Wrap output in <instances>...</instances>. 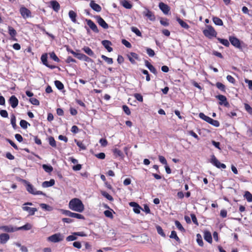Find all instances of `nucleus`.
<instances>
[{"mask_svg": "<svg viewBox=\"0 0 252 252\" xmlns=\"http://www.w3.org/2000/svg\"><path fill=\"white\" fill-rule=\"evenodd\" d=\"M133 96L135 98V99L136 100H137L138 101L141 102L143 101V96L140 94H138V93L134 94Z\"/></svg>", "mask_w": 252, "mask_h": 252, "instance_id": "nucleus-54", "label": "nucleus"}, {"mask_svg": "<svg viewBox=\"0 0 252 252\" xmlns=\"http://www.w3.org/2000/svg\"><path fill=\"white\" fill-rule=\"evenodd\" d=\"M156 229L158 234L161 235L163 237H165L166 235L163 232V230L161 227L159 225H157L156 226Z\"/></svg>", "mask_w": 252, "mask_h": 252, "instance_id": "nucleus-37", "label": "nucleus"}, {"mask_svg": "<svg viewBox=\"0 0 252 252\" xmlns=\"http://www.w3.org/2000/svg\"><path fill=\"white\" fill-rule=\"evenodd\" d=\"M199 117L200 118L204 120L205 121L208 123L211 118L207 116H206L203 113H200L199 114Z\"/></svg>", "mask_w": 252, "mask_h": 252, "instance_id": "nucleus-40", "label": "nucleus"}, {"mask_svg": "<svg viewBox=\"0 0 252 252\" xmlns=\"http://www.w3.org/2000/svg\"><path fill=\"white\" fill-rule=\"evenodd\" d=\"M68 15L69 18L73 23H76L77 22V14L74 11L70 10L68 12Z\"/></svg>", "mask_w": 252, "mask_h": 252, "instance_id": "nucleus-27", "label": "nucleus"}, {"mask_svg": "<svg viewBox=\"0 0 252 252\" xmlns=\"http://www.w3.org/2000/svg\"><path fill=\"white\" fill-rule=\"evenodd\" d=\"M216 97L220 100L219 102L220 105H223L224 106L226 107H229L230 106V104L229 102L227 101V98L225 96L222 94H219L217 95Z\"/></svg>", "mask_w": 252, "mask_h": 252, "instance_id": "nucleus-8", "label": "nucleus"}, {"mask_svg": "<svg viewBox=\"0 0 252 252\" xmlns=\"http://www.w3.org/2000/svg\"><path fill=\"white\" fill-rule=\"evenodd\" d=\"M47 58H48V57H47V54L45 53V54L42 55V56L41 57V61L44 65H45L46 66H47L51 69H54V68L57 67L55 65L49 64L48 63Z\"/></svg>", "mask_w": 252, "mask_h": 252, "instance_id": "nucleus-10", "label": "nucleus"}, {"mask_svg": "<svg viewBox=\"0 0 252 252\" xmlns=\"http://www.w3.org/2000/svg\"><path fill=\"white\" fill-rule=\"evenodd\" d=\"M158 6L159 9L162 11V12L164 14H168L169 12L170 11V7L167 4L162 2H160L159 3Z\"/></svg>", "mask_w": 252, "mask_h": 252, "instance_id": "nucleus-12", "label": "nucleus"}, {"mask_svg": "<svg viewBox=\"0 0 252 252\" xmlns=\"http://www.w3.org/2000/svg\"><path fill=\"white\" fill-rule=\"evenodd\" d=\"M196 237H197L196 241H197V243H198V245L201 247H203L204 243H203V241L201 235L200 234H197L196 235Z\"/></svg>", "mask_w": 252, "mask_h": 252, "instance_id": "nucleus-42", "label": "nucleus"}, {"mask_svg": "<svg viewBox=\"0 0 252 252\" xmlns=\"http://www.w3.org/2000/svg\"><path fill=\"white\" fill-rule=\"evenodd\" d=\"M63 236L60 233L54 234L47 238V240L53 243H58L63 240Z\"/></svg>", "mask_w": 252, "mask_h": 252, "instance_id": "nucleus-4", "label": "nucleus"}, {"mask_svg": "<svg viewBox=\"0 0 252 252\" xmlns=\"http://www.w3.org/2000/svg\"><path fill=\"white\" fill-rule=\"evenodd\" d=\"M244 107L245 110L250 114H252V108L248 103L244 104Z\"/></svg>", "mask_w": 252, "mask_h": 252, "instance_id": "nucleus-58", "label": "nucleus"}, {"mask_svg": "<svg viewBox=\"0 0 252 252\" xmlns=\"http://www.w3.org/2000/svg\"><path fill=\"white\" fill-rule=\"evenodd\" d=\"M103 46L107 49L108 52H111L113 51V48L110 46L112 45V43L111 41L107 40H102L101 42Z\"/></svg>", "mask_w": 252, "mask_h": 252, "instance_id": "nucleus-17", "label": "nucleus"}, {"mask_svg": "<svg viewBox=\"0 0 252 252\" xmlns=\"http://www.w3.org/2000/svg\"><path fill=\"white\" fill-rule=\"evenodd\" d=\"M101 57L103 60L107 62L108 64H111L113 63V60L112 58H108L103 55H102Z\"/></svg>", "mask_w": 252, "mask_h": 252, "instance_id": "nucleus-41", "label": "nucleus"}, {"mask_svg": "<svg viewBox=\"0 0 252 252\" xmlns=\"http://www.w3.org/2000/svg\"><path fill=\"white\" fill-rule=\"evenodd\" d=\"M113 153L116 158L122 157L123 156V152L117 148H114L113 149Z\"/></svg>", "mask_w": 252, "mask_h": 252, "instance_id": "nucleus-33", "label": "nucleus"}, {"mask_svg": "<svg viewBox=\"0 0 252 252\" xmlns=\"http://www.w3.org/2000/svg\"><path fill=\"white\" fill-rule=\"evenodd\" d=\"M48 141H49V144L52 147H54V148H56L57 145H56V142L54 139V138L52 136H50L48 138Z\"/></svg>", "mask_w": 252, "mask_h": 252, "instance_id": "nucleus-43", "label": "nucleus"}, {"mask_svg": "<svg viewBox=\"0 0 252 252\" xmlns=\"http://www.w3.org/2000/svg\"><path fill=\"white\" fill-rule=\"evenodd\" d=\"M42 167L45 171L47 173H51L53 170V168L51 165L43 164Z\"/></svg>", "mask_w": 252, "mask_h": 252, "instance_id": "nucleus-38", "label": "nucleus"}, {"mask_svg": "<svg viewBox=\"0 0 252 252\" xmlns=\"http://www.w3.org/2000/svg\"><path fill=\"white\" fill-rule=\"evenodd\" d=\"M71 217L74 218H77L78 219H80V220H85V219L84 216H83L81 214L76 213H72Z\"/></svg>", "mask_w": 252, "mask_h": 252, "instance_id": "nucleus-52", "label": "nucleus"}, {"mask_svg": "<svg viewBox=\"0 0 252 252\" xmlns=\"http://www.w3.org/2000/svg\"><path fill=\"white\" fill-rule=\"evenodd\" d=\"M229 40L231 44L235 47L242 50L243 47L246 46V44L243 42H241L238 38L235 36H230L229 37Z\"/></svg>", "mask_w": 252, "mask_h": 252, "instance_id": "nucleus-3", "label": "nucleus"}, {"mask_svg": "<svg viewBox=\"0 0 252 252\" xmlns=\"http://www.w3.org/2000/svg\"><path fill=\"white\" fill-rule=\"evenodd\" d=\"M76 58L80 60H83L88 63L93 61L92 59L82 53H78V55H77Z\"/></svg>", "mask_w": 252, "mask_h": 252, "instance_id": "nucleus-18", "label": "nucleus"}, {"mask_svg": "<svg viewBox=\"0 0 252 252\" xmlns=\"http://www.w3.org/2000/svg\"><path fill=\"white\" fill-rule=\"evenodd\" d=\"M218 40L226 47H229L230 43L229 41L226 39H222L220 37L217 38Z\"/></svg>", "mask_w": 252, "mask_h": 252, "instance_id": "nucleus-35", "label": "nucleus"}, {"mask_svg": "<svg viewBox=\"0 0 252 252\" xmlns=\"http://www.w3.org/2000/svg\"><path fill=\"white\" fill-rule=\"evenodd\" d=\"M55 183L54 179H51L49 181H44L42 184V186L43 188H48L54 185Z\"/></svg>", "mask_w": 252, "mask_h": 252, "instance_id": "nucleus-26", "label": "nucleus"}, {"mask_svg": "<svg viewBox=\"0 0 252 252\" xmlns=\"http://www.w3.org/2000/svg\"><path fill=\"white\" fill-rule=\"evenodd\" d=\"M27 191L31 194L34 195H44V193L41 191H36L33 186L28 182L26 187Z\"/></svg>", "mask_w": 252, "mask_h": 252, "instance_id": "nucleus-7", "label": "nucleus"}, {"mask_svg": "<svg viewBox=\"0 0 252 252\" xmlns=\"http://www.w3.org/2000/svg\"><path fill=\"white\" fill-rule=\"evenodd\" d=\"M50 4L53 9L56 11L58 12L60 9V5L59 3L56 0H52L50 1Z\"/></svg>", "mask_w": 252, "mask_h": 252, "instance_id": "nucleus-23", "label": "nucleus"}, {"mask_svg": "<svg viewBox=\"0 0 252 252\" xmlns=\"http://www.w3.org/2000/svg\"><path fill=\"white\" fill-rule=\"evenodd\" d=\"M55 85L56 87L60 90L63 89L64 88L63 84L59 80H56L55 81Z\"/></svg>", "mask_w": 252, "mask_h": 252, "instance_id": "nucleus-50", "label": "nucleus"}, {"mask_svg": "<svg viewBox=\"0 0 252 252\" xmlns=\"http://www.w3.org/2000/svg\"><path fill=\"white\" fill-rule=\"evenodd\" d=\"M102 194L103 196L106 198L108 200L110 201H112L113 200V197L110 195L108 193L103 191L102 192Z\"/></svg>", "mask_w": 252, "mask_h": 252, "instance_id": "nucleus-59", "label": "nucleus"}, {"mask_svg": "<svg viewBox=\"0 0 252 252\" xmlns=\"http://www.w3.org/2000/svg\"><path fill=\"white\" fill-rule=\"evenodd\" d=\"M74 141L76 143V145L80 148V149L83 150H85L86 149V146L83 143L82 141H78L76 139H75Z\"/></svg>", "mask_w": 252, "mask_h": 252, "instance_id": "nucleus-39", "label": "nucleus"}, {"mask_svg": "<svg viewBox=\"0 0 252 252\" xmlns=\"http://www.w3.org/2000/svg\"><path fill=\"white\" fill-rule=\"evenodd\" d=\"M32 225L29 223H27L22 226L17 227V231L20 230H29L32 229Z\"/></svg>", "mask_w": 252, "mask_h": 252, "instance_id": "nucleus-30", "label": "nucleus"}, {"mask_svg": "<svg viewBox=\"0 0 252 252\" xmlns=\"http://www.w3.org/2000/svg\"><path fill=\"white\" fill-rule=\"evenodd\" d=\"M216 86L218 89L222 92H225V86L222 83L220 82H217L216 84Z\"/></svg>", "mask_w": 252, "mask_h": 252, "instance_id": "nucleus-46", "label": "nucleus"}, {"mask_svg": "<svg viewBox=\"0 0 252 252\" xmlns=\"http://www.w3.org/2000/svg\"><path fill=\"white\" fill-rule=\"evenodd\" d=\"M20 125L24 129H27L28 126H30V124L24 120H22L20 122Z\"/></svg>", "mask_w": 252, "mask_h": 252, "instance_id": "nucleus-44", "label": "nucleus"}, {"mask_svg": "<svg viewBox=\"0 0 252 252\" xmlns=\"http://www.w3.org/2000/svg\"><path fill=\"white\" fill-rule=\"evenodd\" d=\"M130 56H129L128 57V59H129V61L131 62V63H134L135 62L134 59H138V56L136 53H133V52L130 53Z\"/></svg>", "mask_w": 252, "mask_h": 252, "instance_id": "nucleus-32", "label": "nucleus"}, {"mask_svg": "<svg viewBox=\"0 0 252 252\" xmlns=\"http://www.w3.org/2000/svg\"><path fill=\"white\" fill-rule=\"evenodd\" d=\"M122 108H123V111L125 112V113L126 115H130V114H131L130 110L129 107L127 105H124L122 106Z\"/></svg>", "mask_w": 252, "mask_h": 252, "instance_id": "nucleus-57", "label": "nucleus"}, {"mask_svg": "<svg viewBox=\"0 0 252 252\" xmlns=\"http://www.w3.org/2000/svg\"><path fill=\"white\" fill-rule=\"evenodd\" d=\"M211 162L218 168L225 169L226 167L225 164L220 163L214 155L211 157Z\"/></svg>", "mask_w": 252, "mask_h": 252, "instance_id": "nucleus-6", "label": "nucleus"}, {"mask_svg": "<svg viewBox=\"0 0 252 252\" xmlns=\"http://www.w3.org/2000/svg\"><path fill=\"white\" fill-rule=\"evenodd\" d=\"M158 159L159 160V161L163 164H164V165H167V161H166V159H165V158L162 156H158Z\"/></svg>", "mask_w": 252, "mask_h": 252, "instance_id": "nucleus-62", "label": "nucleus"}, {"mask_svg": "<svg viewBox=\"0 0 252 252\" xmlns=\"http://www.w3.org/2000/svg\"><path fill=\"white\" fill-rule=\"evenodd\" d=\"M175 224L176 226V227L178 228L179 230H180L182 232H184L185 231V229L181 224V223L178 220H176L175 221Z\"/></svg>", "mask_w": 252, "mask_h": 252, "instance_id": "nucleus-53", "label": "nucleus"}, {"mask_svg": "<svg viewBox=\"0 0 252 252\" xmlns=\"http://www.w3.org/2000/svg\"><path fill=\"white\" fill-rule=\"evenodd\" d=\"M97 23L104 29H107L108 28V25L106 23L104 19L100 16L96 17Z\"/></svg>", "mask_w": 252, "mask_h": 252, "instance_id": "nucleus-15", "label": "nucleus"}, {"mask_svg": "<svg viewBox=\"0 0 252 252\" xmlns=\"http://www.w3.org/2000/svg\"><path fill=\"white\" fill-rule=\"evenodd\" d=\"M8 33L11 37V39L14 41H17V39L16 38L17 35L16 31L11 26H8Z\"/></svg>", "mask_w": 252, "mask_h": 252, "instance_id": "nucleus-13", "label": "nucleus"}, {"mask_svg": "<svg viewBox=\"0 0 252 252\" xmlns=\"http://www.w3.org/2000/svg\"><path fill=\"white\" fill-rule=\"evenodd\" d=\"M86 21L89 28L95 33H98L99 30L95 24L91 19H86Z\"/></svg>", "mask_w": 252, "mask_h": 252, "instance_id": "nucleus-11", "label": "nucleus"}, {"mask_svg": "<svg viewBox=\"0 0 252 252\" xmlns=\"http://www.w3.org/2000/svg\"><path fill=\"white\" fill-rule=\"evenodd\" d=\"M19 12L24 19L32 17V12L28 8L24 5H21L19 9Z\"/></svg>", "mask_w": 252, "mask_h": 252, "instance_id": "nucleus-5", "label": "nucleus"}, {"mask_svg": "<svg viewBox=\"0 0 252 252\" xmlns=\"http://www.w3.org/2000/svg\"><path fill=\"white\" fill-rule=\"evenodd\" d=\"M40 206L42 209L48 211H51L52 210V207L45 203H41Z\"/></svg>", "mask_w": 252, "mask_h": 252, "instance_id": "nucleus-47", "label": "nucleus"}, {"mask_svg": "<svg viewBox=\"0 0 252 252\" xmlns=\"http://www.w3.org/2000/svg\"><path fill=\"white\" fill-rule=\"evenodd\" d=\"M203 33L209 39L216 37L218 34L215 29L210 25L207 26V29L203 31Z\"/></svg>", "mask_w": 252, "mask_h": 252, "instance_id": "nucleus-2", "label": "nucleus"}, {"mask_svg": "<svg viewBox=\"0 0 252 252\" xmlns=\"http://www.w3.org/2000/svg\"><path fill=\"white\" fill-rule=\"evenodd\" d=\"M209 124H210L216 127H218L220 126V123L218 121L214 120L212 118H211V119L209 122Z\"/></svg>", "mask_w": 252, "mask_h": 252, "instance_id": "nucleus-55", "label": "nucleus"}, {"mask_svg": "<svg viewBox=\"0 0 252 252\" xmlns=\"http://www.w3.org/2000/svg\"><path fill=\"white\" fill-rule=\"evenodd\" d=\"M244 197L248 202H252V194L249 191H246L245 192Z\"/></svg>", "mask_w": 252, "mask_h": 252, "instance_id": "nucleus-45", "label": "nucleus"}, {"mask_svg": "<svg viewBox=\"0 0 252 252\" xmlns=\"http://www.w3.org/2000/svg\"><path fill=\"white\" fill-rule=\"evenodd\" d=\"M170 238L174 239L178 242H179L180 241V238L177 235L176 232L174 230L171 231V234L170 235Z\"/></svg>", "mask_w": 252, "mask_h": 252, "instance_id": "nucleus-48", "label": "nucleus"}, {"mask_svg": "<svg viewBox=\"0 0 252 252\" xmlns=\"http://www.w3.org/2000/svg\"><path fill=\"white\" fill-rule=\"evenodd\" d=\"M69 208L72 211L82 212L84 210V205L80 199L77 198L72 199L69 202Z\"/></svg>", "mask_w": 252, "mask_h": 252, "instance_id": "nucleus-1", "label": "nucleus"}, {"mask_svg": "<svg viewBox=\"0 0 252 252\" xmlns=\"http://www.w3.org/2000/svg\"><path fill=\"white\" fill-rule=\"evenodd\" d=\"M9 235L7 233H1L0 234V244H4L9 239Z\"/></svg>", "mask_w": 252, "mask_h": 252, "instance_id": "nucleus-20", "label": "nucleus"}, {"mask_svg": "<svg viewBox=\"0 0 252 252\" xmlns=\"http://www.w3.org/2000/svg\"><path fill=\"white\" fill-rule=\"evenodd\" d=\"M130 29H131V31L135 33L136 35L140 36V37L142 36L141 32H140V31L139 30V29L137 28H136L135 27H131Z\"/></svg>", "mask_w": 252, "mask_h": 252, "instance_id": "nucleus-36", "label": "nucleus"}, {"mask_svg": "<svg viewBox=\"0 0 252 252\" xmlns=\"http://www.w3.org/2000/svg\"><path fill=\"white\" fill-rule=\"evenodd\" d=\"M90 5L91 7L94 11L96 12H100L101 10V6L94 2V0H91L90 3Z\"/></svg>", "mask_w": 252, "mask_h": 252, "instance_id": "nucleus-21", "label": "nucleus"}, {"mask_svg": "<svg viewBox=\"0 0 252 252\" xmlns=\"http://www.w3.org/2000/svg\"><path fill=\"white\" fill-rule=\"evenodd\" d=\"M129 205L133 207V211L136 214H139L140 213V210L141 207L137 203L134 202H131L129 203Z\"/></svg>", "mask_w": 252, "mask_h": 252, "instance_id": "nucleus-22", "label": "nucleus"}, {"mask_svg": "<svg viewBox=\"0 0 252 252\" xmlns=\"http://www.w3.org/2000/svg\"><path fill=\"white\" fill-rule=\"evenodd\" d=\"M122 43L127 48H131V43L127 41L126 39H123L122 41Z\"/></svg>", "mask_w": 252, "mask_h": 252, "instance_id": "nucleus-64", "label": "nucleus"}, {"mask_svg": "<svg viewBox=\"0 0 252 252\" xmlns=\"http://www.w3.org/2000/svg\"><path fill=\"white\" fill-rule=\"evenodd\" d=\"M177 21L182 28L187 30L189 29V25L187 23L184 22L183 20H182L181 18H177Z\"/></svg>", "mask_w": 252, "mask_h": 252, "instance_id": "nucleus-28", "label": "nucleus"}, {"mask_svg": "<svg viewBox=\"0 0 252 252\" xmlns=\"http://www.w3.org/2000/svg\"><path fill=\"white\" fill-rule=\"evenodd\" d=\"M49 55H50V58L52 59V60H53L54 61L57 62H59L60 61V59L57 57V56L56 55L55 52H52L49 53Z\"/></svg>", "mask_w": 252, "mask_h": 252, "instance_id": "nucleus-51", "label": "nucleus"}, {"mask_svg": "<svg viewBox=\"0 0 252 252\" xmlns=\"http://www.w3.org/2000/svg\"><path fill=\"white\" fill-rule=\"evenodd\" d=\"M30 101L32 104L36 106L39 105L40 104L39 101L36 98L34 97L31 98L30 99Z\"/></svg>", "mask_w": 252, "mask_h": 252, "instance_id": "nucleus-56", "label": "nucleus"}, {"mask_svg": "<svg viewBox=\"0 0 252 252\" xmlns=\"http://www.w3.org/2000/svg\"><path fill=\"white\" fill-rule=\"evenodd\" d=\"M104 215L109 218L112 219L113 218V216L112 213L109 210H106L104 212Z\"/></svg>", "mask_w": 252, "mask_h": 252, "instance_id": "nucleus-63", "label": "nucleus"}, {"mask_svg": "<svg viewBox=\"0 0 252 252\" xmlns=\"http://www.w3.org/2000/svg\"><path fill=\"white\" fill-rule=\"evenodd\" d=\"M0 229L7 232H13L17 231V227H13L11 225H3L0 226Z\"/></svg>", "mask_w": 252, "mask_h": 252, "instance_id": "nucleus-16", "label": "nucleus"}, {"mask_svg": "<svg viewBox=\"0 0 252 252\" xmlns=\"http://www.w3.org/2000/svg\"><path fill=\"white\" fill-rule=\"evenodd\" d=\"M22 209L24 211L28 212L29 216L34 215L35 212L37 211V209L36 208H31L28 206H23Z\"/></svg>", "mask_w": 252, "mask_h": 252, "instance_id": "nucleus-19", "label": "nucleus"}, {"mask_svg": "<svg viewBox=\"0 0 252 252\" xmlns=\"http://www.w3.org/2000/svg\"><path fill=\"white\" fill-rule=\"evenodd\" d=\"M9 102L11 106L15 108L18 106L19 100L15 95H12L9 99Z\"/></svg>", "mask_w": 252, "mask_h": 252, "instance_id": "nucleus-14", "label": "nucleus"}, {"mask_svg": "<svg viewBox=\"0 0 252 252\" xmlns=\"http://www.w3.org/2000/svg\"><path fill=\"white\" fill-rule=\"evenodd\" d=\"M204 239L208 243L211 244L212 243V237L210 232L209 231H205L204 232Z\"/></svg>", "mask_w": 252, "mask_h": 252, "instance_id": "nucleus-24", "label": "nucleus"}, {"mask_svg": "<svg viewBox=\"0 0 252 252\" xmlns=\"http://www.w3.org/2000/svg\"><path fill=\"white\" fill-rule=\"evenodd\" d=\"M213 21L216 25L222 26L223 23L221 19L218 17L214 16L212 18Z\"/></svg>", "mask_w": 252, "mask_h": 252, "instance_id": "nucleus-31", "label": "nucleus"}, {"mask_svg": "<svg viewBox=\"0 0 252 252\" xmlns=\"http://www.w3.org/2000/svg\"><path fill=\"white\" fill-rule=\"evenodd\" d=\"M143 14L151 21H154L156 20V17L154 13L147 8H145V11H143Z\"/></svg>", "mask_w": 252, "mask_h": 252, "instance_id": "nucleus-9", "label": "nucleus"}, {"mask_svg": "<svg viewBox=\"0 0 252 252\" xmlns=\"http://www.w3.org/2000/svg\"><path fill=\"white\" fill-rule=\"evenodd\" d=\"M16 122V117L14 114H12L11 117V124L12 126V127L14 129H16L17 127Z\"/></svg>", "mask_w": 252, "mask_h": 252, "instance_id": "nucleus-49", "label": "nucleus"}, {"mask_svg": "<svg viewBox=\"0 0 252 252\" xmlns=\"http://www.w3.org/2000/svg\"><path fill=\"white\" fill-rule=\"evenodd\" d=\"M99 142L100 145L103 147H106L108 144L107 140L105 138H101Z\"/></svg>", "mask_w": 252, "mask_h": 252, "instance_id": "nucleus-61", "label": "nucleus"}, {"mask_svg": "<svg viewBox=\"0 0 252 252\" xmlns=\"http://www.w3.org/2000/svg\"><path fill=\"white\" fill-rule=\"evenodd\" d=\"M146 51L148 55L151 57H154L155 55L154 51L151 48H147L146 49Z\"/></svg>", "mask_w": 252, "mask_h": 252, "instance_id": "nucleus-60", "label": "nucleus"}, {"mask_svg": "<svg viewBox=\"0 0 252 252\" xmlns=\"http://www.w3.org/2000/svg\"><path fill=\"white\" fill-rule=\"evenodd\" d=\"M121 3L123 6L125 8L131 9L132 7V5L128 0H123Z\"/></svg>", "mask_w": 252, "mask_h": 252, "instance_id": "nucleus-29", "label": "nucleus"}, {"mask_svg": "<svg viewBox=\"0 0 252 252\" xmlns=\"http://www.w3.org/2000/svg\"><path fill=\"white\" fill-rule=\"evenodd\" d=\"M83 50L90 56H93L94 55V52L90 47L88 46H85L83 48Z\"/></svg>", "mask_w": 252, "mask_h": 252, "instance_id": "nucleus-34", "label": "nucleus"}, {"mask_svg": "<svg viewBox=\"0 0 252 252\" xmlns=\"http://www.w3.org/2000/svg\"><path fill=\"white\" fill-rule=\"evenodd\" d=\"M145 65L148 68V69L150 70V71L151 72H152L154 74H157V71L156 69L148 61H146L145 62Z\"/></svg>", "mask_w": 252, "mask_h": 252, "instance_id": "nucleus-25", "label": "nucleus"}]
</instances>
